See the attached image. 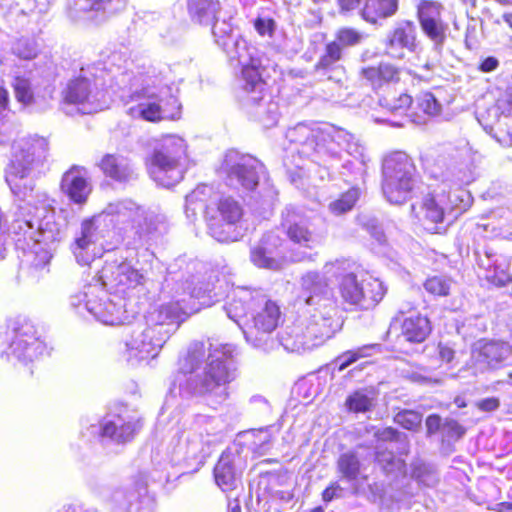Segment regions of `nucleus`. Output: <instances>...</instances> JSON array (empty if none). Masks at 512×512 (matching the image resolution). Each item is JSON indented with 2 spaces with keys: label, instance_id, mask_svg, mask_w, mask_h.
Returning <instances> with one entry per match:
<instances>
[{
  "label": "nucleus",
  "instance_id": "nucleus-1",
  "mask_svg": "<svg viewBox=\"0 0 512 512\" xmlns=\"http://www.w3.org/2000/svg\"><path fill=\"white\" fill-rule=\"evenodd\" d=\"M185 211L195 217L202 212L208 234L220 243H232L241 240L244 227V208L231 195L215 197L206 186H198L185 198Z\"/></svg>",
  "mask_w": 512,
  "mask_h": 512
},
{
  "label": "nucleus",
  "instance_id": "nucleus-2",
  "mask_svg": "<svg viewBox=\"0 0 512 512\" xmlns=\"http://www.w3.org/2000/svg\"><path fill=\"white\" fill-rule=\"evenodd\" d=\"M468 192L451 191L447 188L432 190L410 206L413 221L431 234H443L448 217L463 214L470 206Z\"/></svg>",
  "mask_w": 512,
  "mask_h": 512
},
{
  "label": "nucleus",
  "instance_id": "nucleus-3",
  "mask_svg": "<svg viewBox=\"0 0 512 512\" xmlns=\"http://www.w3.org/2000/svg\"><path fill=\"white\" fill-rule=\"evenodd\" d=\"M48 141L44 137L29 136L13 145L12 159L6 170V181L13 194L25 201L33 192L32 184L22 183L34 164L46 159Z\"/></svg>",
  "mask_w": 512,
  "mask_h": 512
},
{
  "label": "nucleus",
  "instance_id": "nucleus-4",
  "mask_svg": "<svg viewBox=\"0 0 512 512\" xmlns=\"http://www.w3.org/2000/svg\"><path fill=\"white\" fill-rule=\"evenodd\" d=\"M38 332L26 318L9 320L0 331V357L6 361L32 362L36 356Z\"/></svg>",
  "mask_w": 512,
  "mask_h": 512
},
{
  "label": "nucleus",
  "instance_id": "nucleus-5",
  "mask_svg": "<svg viewBox=\"0 0 512 512\" xmlns=\"http://www.w3.org/2000/svg\"><path fill=\"white\" fill-rule=\"evenodd\" d=\"M185 154L186 145L182 138L165 137L161 146L148 159L149 173L153 180L166 188L179 183L184 177L180 162Z\"/></svg>",
  "mask_w": 512,
  "mask_h": 512
},
{
  "label": "nucleus",
  "instance_id": "nucleus-6",
  "mask_svg": "<svg viewBox=\"0 0 512 512\" xmlns=\"http://www.w3.org/2000/svg\"><path fill=\"white\" fill-rule=\"evenodd\" d=\"M337 290L342 304L355 311L373 310L384 299L387 291L378 278L369 276L359 280L353 272L341 277Z\"/></svg>",
  "mask_w": 512,
  "mask_h": 512
},
{
  "label": "nucleus",
  "instance_id": "nucleus-7",
  "mask_svg": "<svg viewBox=\"0 0 512 512\" xmlns=\"http://www.w3.org/2000/svg\"><path fill=\"white\" fill-rule=\"evenodd\" d=\"M311 260V255L304 251L291 249L287 254L285 240L275 231L265 232L250 250L253 265L268 270H279L287 261L296 263Z\"/></svg>",
  "mask_w": 512,
  "mask_h": 512
},
{
  "label": "nucleus",
  "instance_id": "nucleus-8",
  "mask_svg": "<svg viewBox=\"0 0 512 512\" xmlns=\"http://www.w3.org/2000/svg\"><path fill=\"white\" fill-rule=\"evenodd\" d=\"M137 105L129 109L130 114L150 123H159L165 120H178L182 114V104L178 97L169 93L165 97L149 94L146 89L136 91L133 96Z\"/></svg>",
  "mask_w": 512,
  "mask_h": 512
},
{
  "label": "nucleus",
  "instance_id": "nucleus-9",
  "mask_svg": "<svg viewBox=\"0 0 512 512\" xmlns=\"http://www.w3.org/2000/svg\"><path fill=\"white\" fill-rule=\"evenodd\" d=\"M262 166L263 164L253 156L229 151L224 156L221 169L229 187L252 191L259 184L258 170Z\"/></svg>",
  "mask_w": 512,
  "mask_h": 512
},
{
  "label": "nucleus",
  "instance_id": "nucleus-10",
  "mask_svg": "<svg viewBox=\"0 0 512 512\" xmlns=\"http://www.w3.org/2000/svg\"><path fill=\"white\" fill-rule=\"evenodd\" d=\"M444 5L437 0H420L416 18L423 35L436 47H442L448 37V24L443 19Z\"/></svg>",
  "mask_w": 512,
  "mask_h": 512
},
{
  "label": "nucleus",
  "instance_id": "nucleus-11",
  "mask_svg": "<svg viewBox=\"0 0 512 512\" xmlns=\"http://www.w3.org/2000/svg\"><path fill=\"white\" fill-rule=\"evenodd\" d=\"M335 332L330 318L320 317L310 321L305 329L296 327L282 338L283 345L298 350L308 345H319L330 339Z\"/></svg>",
  "mask_w": 512,
  "mask_h": 512
},
{
  "label": "nucleus",
  "instance_id": "nucleus-12",
  "mask_svg": "<svg viewBox=\"0 0 512 512\" xmlns=\"http://www.w3.org/2000/svg\"><path fill=\"white\" fill-rule=\"evenodd\" d=\"M102 284L114 293L126 295L143 284V275L129 262L105 264L101 270Z\"/></svg>",
  "mask_w": 512,
  "mask_h": 512
},
{
  "label": "nucleus",
  "instance_id": "nucleus-13",
  "mask_svg": "<svg viewBox=\"0 0 512 512\" xmlns=\"http://www.w3.org/2000/svg\"><path fill=\"white\" fill-rule=\"evenodd\" d=\"M168 338L167 330L152 328L146 324L145 329L137 334H132L124 341L125 352L129 358L147 360L156 357Z\"/></svg>",
  "mask_w": 512,
  "mask_h": 512
},
{
  "label": "nucleus",
  "instance_id": "nucleus-14",
  "mask_svg": "<svg viewBox=\"0 0 512 512\" xmlns=\"http://www.w3.org/2000/svg\"><path fill=\"white\" fill-rule=\"evenodd\" d=\"M280 228L287 239L303 249L315 246V234L310 228L308 217L295 208H286L281 213Z\"/></svg>",
  "mask_w": 512,
  "mask_h": 512
},
{
  "label": "nucleus",
  "instance_id": "nucleus-15",
  "mask_svg": "<svg viewBox=\"0 0 512 512\" xmlns=\"http://www.w3.org/2000/svg\"><path fill=\"white\" fill-rule=\"evenodd\" d=\"M280 307L275 301L267 299L259 305L252 318L245 324V335L247 339L257 341L270 335L281 322Z\"/></svg>",
  "mask_w": 512,
  "mask_h": 512
},
{
  "label": "nucleus",
  "instance_id": "nucleus-16",
  "mask_svg": "<svg viewBox=\"0 0 512 512\" xmlns=\"http://www.w3.org/2000/svg\"><path fill=\"white\" fill-rule=\"evenodd\" d=\"M510 351L505 341L482 338L471 347V361L474 366L495 370L503 365Z\"/></svg>",
  "mask_w": 512,
  "mask_h": 512
},
{
  "label": "nucleus",
  "instance_id": "nucleus-17",
  "mask_svg": "<svg viewBox=\"0 0 512 512\" xmlns=\"http://www.w3.org/2000/svg\"><path fill=\"white\" fill-rule=\"evenodd\" d=\"M416 309L415 306L407 310L399 309L393 317V323L400 329V335L410 344H421L427 340L432 332L430 319L421 313L407 316V312Z\"/></svg>",
  "mask_w": 512,
  "mask_h": 512
},
{
  "label": "nucleus",
  "instance_id": "nucleus-18",
  "mask_svg": "<svg viewBox=\"0 0 512 512\" xmlns=\"http://www.w3.org/2000/svg\"><path fill=\"white\" fill-rule=\"evenodd\" d=\"M494 107L497 120L492 127L493 137L504 146H512V82L499 88Z\"/></svg>",
  "mask_w": 512,
  "mask_h": 512
},
{
  "label": "nucleus",
  "instance_id": "nucleus-19",
  "mask_svg": "<svg viewBox=\"0 0 512 512\" xmlns=\"http://www.w3.org/2000/svg\"><path fill=\"white\" fill-rule=\"evenodd\" d=\"M232 380L233 375L223 360H211L206 364L197 382L198 391L201 395L227 396L226 389Z\"/></svg>",
  "mask_w": 512,
  "mask_h": 512
},
{
  "label": "nucleus",
  "instance_id": "nucleus-20",
  "mask_svg": "<svg viewBox=\"0 0 512 512\" xmlns=\"http://www.w3.org/2000/svg\"><path fill=\"white\" fill-rule=\"evenodd\" d=\"M60 189L71 202L85 204L92 193L87 169L81 165H72L62 175Z\"/></svg>",
  "mask_w": 512,
  "mask_h": 512
},
{
  "label": "nucleus",
  "instance_id": "nucleus-21",
  "mask_svg": "<svg viewBox=\"0 0 512 512\" xmlns=\"http://www.w3.org/2000/svg\"><path fill=\"white\" fill-rule=\"evenodd\" d=\"M418 178L382 177L381 189L386 200L393 205H404L416 194Z\"/></svg>",
  "mask_w": 512,
  "mask_h": 512
},
{
  "label": "nucleus",
  "instance_id": "nucleus-22",
  "mask_svg": "<svg viewBox=\"0 0 512 512\" xmlns=\"http://www.w3.org/2000/svg\"><path fill=\"white\" fill-rule=\"evenodd\" d=\"M362 80L373 89H380L385 85L395 84L400 81L401 70L396 65L380 61L362 67L359 71Z\"/></svg>",
  "mask_w": 512,
  "mask_h": 512
},
{
  "label": "nucleus",
  "instance_id": "nucleus-23",
  "mask_svg": "<svg viewBox=\"0 0 512 512\" xmlns=\"http://www.w3.org/2000/svg\"><path fill=\"white\" fill-rule=\"evenodd\" d=\"M187 317L188 314L178 301H170L150 311L145 317V322L151 326V329L165 330V326L179 327Z\"/></svg>",
  "mask_w": 512,
  "mask_h": 512
},
{
  "label": "nucleus",
  "instance_id": "nucleus-24",
  "mask_svg": "<svg viewBox=\"0 0 512 512\" xmlns=\"http://www.w3.org/2000/svg\"><path fill=\"white\" fill-rule=\"evenodd\" d=\"M382 177L418 178L417 167L407 154L393 152L383 159Z\"/></svg>",
  "mask_w": 512,
  "mask_h": 512
},
{
  "label": "nucleus",
  "instance_id": "nucleus-25",
  "mask_svg": "<svg viewBox=\"0 0 512 512\" xmlns=\"http://www.w3.org/2000/svg\"><path fill=\"white\" fill-rule=\"evenodd\" d=\"M103 175L115 182L126 183L130 180L132 171L126 160L115 153H106L97 163Z\"/></svg>",
  "mask_w": 512,
  "mask_h": 512
},
{
  "label": "nucleus",
  "instance_id": "nucleus-26",
  "mask_svg": "<svg viewBox=\"0 0 512 512\" xmlns=\"http://www.w3.org/2000/svg\"><path fill=\"white\" fill-rule=\"evenodd\" d=\"M302 289L306 294V303L315 304L318 301L327 299L331 295V288L328 280L319 272L309 271L301 278Z\"/></svg>",
  "mask_w": 512,
  "mask_h": 512
},
{
  "label": "nucleus",
  "instance_id": "nucleus-27",
  "mask_svg": "<svg viewBox=\"0 0 512 512\" xmlns=\"http://www.w3.org/2000/svg\"><path fill=\"white\" fill-rule=\"evenodd\" d=\"M135 433L136 425L132 419L115 415L112 420L107 421L102 426L100 436L117 442H127L133 439Z\"/></svg>",
  "mask_w": 512,
  "mask_h": 512
},
{
  "label": "nucleus",
  "instance_id": "nucleus-28",
  "mask_svg": "<svg viewBox=\"0 0 512 512\" xmlns=\"http://www.w3.org/2000/svg\"><path fill=\"white\" fill-rule=\"evenodd\" d=\"M398 9V0H365L361 10L362 18L369 23L392 16Z\"/></svg>",
  "mask_w": 512,
  "mask_h": 512
},
{
  "label": "nucleus",
  "instance_id": "nucleus-29",
  "mask_svg": "<svg viewBox=\"0 0 512 512\" xmlns=\"http://www.w3.org/2000/svg\"><path fill=\"white\" fill-rule=\"evenodd\" d=\"M97 226L95 217L85 218L81 221L80 233L71 244V251L77 258H82L84 253L96 243Z\"/></svg>",
  "mask_w": 512,
  "mask_h": 512
},
{
  "label": "nucleus",
  "instance_id": "nucleus-30",
  "mask_svg": "<svg viewBox=\"0 0 512 512\" xmlns=\"http://www.w3.org/2000/svg\"><path fill=\"white\" fill-rule=\"evenodd\" d=\"M91 92V81L83 76H77L67 83L62 92V100L66 104H83L89 100Z\"/></svg>",
  "mask_w": 512,
  "mask_h": 512
},
{
  "label": "nucleus",
  "instance_id": "nucleus-31",
  "mask_svg": "<svg viewBox=\"0 0 512 512\" xmlns=\"http://www.w3.org/2000/svg\"><path fill=\"white\" fill-rule=\"evenodd\" d=\"M387 47L390 49L402 48L414 52L417 48L414 24L411 21H406L404 25L393 29L389 34Z\"/></svg>",
  "mask_w": 512,
  "mask_h": 512
},
{
  "label": "nucleus",
  "instance_id": "nucleus-32",
  "mask_svg": "<svg viewBox=\"0 0 512 512\" xmlns=\"http://www.w3.org/2000/svg\"><path fill=\"white\" fill-rule=\"evenodd\" d=\"M261 69L264 67L261 64V60L259 58H250L249 62L242 66L241 70V88L247 92L251 93L256 91L263 90L265 86V80L261 75Z\"/></svg>",
  "mask_w": 512,
  "mask_h": 512
},
{
  "label": "nucleus",
  "instance_id": "nucleus-33",
  "mask_svg": "<svg viewBox=\"0 0 512 512\" xmlns=\"http://www.w3.org/2000/svg\"><path fill=\"white\" fill-rule=\"evenodd\" d=\"M336 468L342 479L355 481L361 474L362 464L356 452L347 451L339 455Z\"/></svg>",
  "mask_w": 512,
  "mask_h": 512
},
{
  "label": "nucleus",
  "instance_id": "nucleus-34",
  "mask_svg": "<svg viewBox=\"0 0 512 512\" xmlns=\"http://www.w3.org/2000/svg\"><path fill=\"white\" fill-rule=\"evenodd\" d=\"M379 105L387 112L392 114L404 115L411 108L413 98L406 92L399 94H387L379 98Z\"/></svg>",
  "mask_w": 512,
  "mask_h": 512
},
{
  "label": "nucleus",
  "instance_id": "nucleus-35",
  "mask_svg": "<svg viewBox=\"0 0 512 512\" xmlns=\"http://www.w3.org/2000/svg\"><path fill=\"white\" fill-rule=\"evenodd\" d=\"M440 112L441 104L433 93L429 91H423L416 96L414 112L416 116L434 117L440 114Z\"/></svg>",
  "mask_w": 512,
  "mask_h": 512
},
{
  "label": "nucleus",
  "instance_id": "nucleus-36",
  "mask_svg": "<svg viewBox=\"0 0 512 512\" xmlns=\"http://www.w3.org/2000/svg\"><path fill=\"white\" fill-rule=\"evenodd\" d=\"M342 55L343 52L338 46V43H334L333 41L328 42L324 47L323 54L315 63V71L326 74L328 71L335 68L336 63L342 59Z\"/></svg>",
  "mask_w": 512,
  "mask_h": 512
},
{
  "label": "nucleus",
  "instance_id": "nucleus-37",
  "mask_svg": "<svg viewBox=\"0 0 512 512\" xmlns=\"http://www.w3.org/2000/svg\"><path fill=\"white\" fill-rule=\"evenodd\" d=\"M359 199V190L355 187L349 188L347 191L341 193L337 199L329 203V210L335 215H342L356 205Z\"/></svg>",
  "mask_w": 512,
  "mask_h": 512
},
{
  "label": "nucleus",
  "instance_id": "nucleus-38",
  "mask_svg": "<svg viewBox=\"0 0 512 512\" xmlns=\"http://www.w3.org/2000/svg\"><path fill=\"white\" fill-rule=\"evenodd\" d=\"M453 280L443 275H433L426 278L423 283L425 290L435 297H447L450 295Z\"/></svg>",
  "mask_w": 512,
  "mask_h": 512
},
{
  "label": "nucleus",
  "instance_id": "nucleus-39",
  "mask_svg": "<svg viewBox=\"0 0 512 512\" xmlns=\"http://www.w3.org/2000/svg\"><path fill=\"white\" fill-rule=\"evenodd\" d=\"M214 477L216 484L223 491H230L234 488L235 472L230 462L218 461L214 467Z\"/></svg>",
  "mask_w": 512,
  "mask_h": 512
},
{
  "label": "nucleus",
  "instance_id": "nucleus-40",
  "mask_svg": "<svg viewBox=\"0 0 512 512\" xmlns=\"http://www.w3.org/2000/svg\"><path fill=\"white\" fill-rule=\"evenodd\" d=\"M205 356V345L202 342L196 343L190 348L187 354L180 360V369L184 374L195 372Z\"/></svg>",
  "mask_w": 512,
  "mask_h": 512
},
{
  "label": "nucleus",
  "instance_id": "nucleus-41",
  "mask_svg": "<svg viewBox=\"0 0 512 512\" xmlns=\"http://www.w3.org/2000/svg\"><path fill=\"white\" fill-rule=\"evenodd\" d=\"M394 423L405 430L417 431L423 421V415L413 409H403L393 417Z\"/></svg>",
  "mask_w": 512,
  "mask_h": 512
},
{
  "label": "nucleus",
  "instance_id": "nucleus-42",
  "mask_svg": "<svg viewBox=\"0 0 512 512\" xmlns=\"http://www.w3.org/2000/svg\"><path fill=\"white\" fill-rule=\"evenodd\" d=\"M365 38V34L353 27H341L335 33L334 43L343 50L345 47H353L359 45Z\"/></svg>",
  "mask_w": 512,
  "mask_h": 512
},
{
  "label": "nucleus",
  "instance_id": "nucleus-43",
  "mask_svg": "<svg viewBox=\"0 0 512 512\" xmlns=\"http://www.w3.org/2000/svg\"><path fill=\"white\" fill-rule=\"evenodd\" d=\"M348 411L353 413H365L372 409V399L361 391H354L345 401Z\"/></svg>",
  "mask_w": 512,
  "mask_h": 512
},
{
  "label": "nucleus",
  "instance_id": "nucleus-44",
  "mask_svg": "<svg viewBox=\"0 0 512 512\" xmlns=\"http://www.w3.org/2000/svg\"><path fill=\"white\" fill-rule=\"evenodd\" d=\"M13 89L18 102L28 105L34 101V95L28 79L21 76L16 77Z\"/></svg>",
  "mask_w": 512,
  "mask_h": 512
},
{
  "label": "nucleus",
  "instance_id": "nucleus-45",
  "mask_svg": "<svg viewBox=\"0 0 512 512\" xmlns=\"http://www.w3.org/2000/svg\"><path fill=\"white\" fill-rule=\"evenodd\" d=\"M113 0H77L78 11L83 13L104 12Z\"/></svg>",
  "mask_w": 512,
  "mask_h": 512
},
{
  "label": "nucleus",
  "instance_id": "nucleus-46",
  "mask_svg": "<svg viewBox=\"0 0 512 512\" xmlns=\"http://www.w3.org/2000/svg\"><path fill=\"white\" fill-rule=\"evenodd\" d=\"M362 357H364V354L362 353L361 348L356 350H347L343 352L336 358V362L338 363V370H345L347 367H349L351 364L355 363Z\"/></svg>",
  "mask_w": 512,
  "mask_h": 512
},
{
  "label": "nucleus",
  "instance_id": "nucleus-47",
  "mask_svg": "<svg viewBox=\"0 0 512 512\" xmlns=\"http://www.w3.org/2000/svg\"><path fill=\"white\" fill-rule=\"evenodd\" d=\"M373 436L377 442L381 443L398 442L401 438V433L396 428L387 426L375 430Z\"/></svg>",
  "mask_w": 512,
  "mask_h": 512
},
{
  "label": "nucleus",
  "instance_id": "nucleus-48",
  "mask_svg": "<svg viewBox=\"0 0 512 512\" xmlns=\"http://www.w3.org/2000/svg\"><path fill=\"white\" fill-rule=\"evenodd\" d=\"M407 378L415 383L419 384H433L437 383L438 380L434 379L430 375V371L426 367L417 366L415 370L410 371L407 374Z\"/></svg>",
  "mask_w": 512,
  "mask_h": 512
},
{
  "label": "nucleus",
  "instance_id": "nucleus-49",
  "mask_svg": "<svg viewBox=\"0 0 512 512\" xmlns=\"http://www.w3.org/2000/svg\"><path fill=\"white\" fill-rule=\"evenodd\" d=\"M106 313L100 314L99 317L103 322L109 325H117L122 322V313L120 309H116L112 301L105 302Z\"/></svg>",
  "mask_w": 512,
  "mask_h": 512
},
{
  "label": "nucleus",
  "instance_id": "nucleus-50",
  "mask_svg": "<svg viewBox=\"0 0 512 512\" xmlns=\"http://www.w3.org/2000/svg\"><path fill=\"white\" fill-rule=\"evenodd\" d=\"M375 460L386 473L391 472L397 462L393 452L389 450L376 452Z\"/></svg>",
  "mask_w": 512,
  "mask_h": 512
},
{
  "label": "nucleus",
  "instance_id": "nucleus-51",
  "mask_svg": "<svg viewBox=\"0 0 512 512\" xmlns=\"http://www.w3.org/2000/svg\"><path fill=\"white\" fill-rule=\"evenodd\" d=\"M254 28L260 36L271 37L275 30V21L272 18L257 17L254 20Z\"/></svg>",
  "mask_w": 512,
  "mask_h": 512
},
{
  "label": "nucleus",
  "instance_id": "nucleus-52",
  "mask_svg": "<svg viewBox=\"0 0 512 512\" xmlns=\"http://www.w3.org/2000/svg\"><path fill=\"white\" fill-rule=\"evenodd\" d=\"M447 437L459 439L465 434V428L454 419H447L443 423Z\"/></svg>",
  "mask_w": 512,
  "mask_h": 512
},
{
  "label": "nucleus",
  "instance_id": "nucleus-53",
  "mask_svg": "<svg viewBox=\"0 0 512 512\" xmlns=\"http://www.w3.org/2000/svg\"><path fill=\"white\" fill-rule=\"evenodd\" d=\"M342 488L337 481H332L329 485L322 491L321 497L325 503H329L333 501L335 498L340 496V492Z\"/></svg>",
  "mask_w": 512,
  "mask_h": 512
},
{
  "label": "nucleus",
  "instance_id": "nucleus-54",
  "mask_svg": "<svg viewBox=\"0 0 512 512\" xmlns=\"http://www.w3.org/2000/svg\"><path fill=\"white\" fill-rule=\"evenodd\" d=\"M512 281L511 275L506 270L494 271L489 277V282L496 287H504Z\"/></svg>",
  "mask_w": 512,
  "mask_h": 512
},
{
  "label": "nucleus",
  "instance_id": "nucleus-55",
  "mask_svg": "<svg viewBox=\"0 0 512 512\" xmlns=\"http://www.w3.org/2000/svg\"><path fill=\"white\" fill-rule=\"evenodd\" d=\"M441 417L438 414H431L426 418L425 424L428 435L436 434L441 428H443Z\"/></svg>",
  "mask_w": 512,
  "mask_h": 512
},
{
  "label": "nucleus",
  "instance_id": "nucleus-56",
  "mask_svg": "<svg viewBox=\"0 0 512 512\" xmlns=\"http://www.w3.org/2000/svg\"><path fill=\"white\" fill-rule=\"evenodd\" d=\"M479 410L484 412H492L500 407V400L497 397H488L476 403Z\"/></svg>",
  "mask_w": 512,
  "mask_h": 512
},
{
  "label": "nucleus",
  "instance_id": "nucleus-57",
  "mask_svg": "<svg viewBox=\"0 0 512 512\" xmlns=\"http://www.w3.org/2000/svg\"><path fill=\"white\" fill-rule=\"evenodd\" d=\"M499 66V61L493 56L484 58L478 65V69L481 72L489 73L496 70Z\"/></svg>",
  "mask_w": 512,
  "mask_h": 512
},
{
  "label": "nucleus",
  "instance_id": "nucleus-58",
  "mask_svg": "<svg viewBox=\"0 0 512 512\" xmlns=\"http://www.w3.org/2000/svg\"><path fill=\"white\" fill-rule=\"evenodd\" d=\"M242 308H243V305H242L241 301H238V300L232 301L228 307L229 317L232 318L235 322H239L244 317V314L239 312V310Z\"/></svg>",
  "mask_w": 512,
  "mask_h": 512
},
{
  "label": "nucleus",
  "instance_id": "nucleus-59",
  "mask_svg": "<svg viewBox=\"0 0 512 512\" xmlns=\"http://www.w3.org/2000/svg\"><path fill=\"white\" fill-rule=\"evenodd\" d=\"M439 357L442 361L450 363L455 357V351L446 344H439Z\"/></svg>",
  "mask_w": 512,
  "mask_h": 512
},
{
  "label": "nucleus",
  "instance_id": "nucleus-60",
  "mask_svg": "<svg viewBox=\"0 0 512 512\" xmlns=\"http://www.w3.org/2000/svg\"><path fill=\"white\" fill-rule=\"evenodd\" d=\"M337 4L341 11L348 12L355 9L360 4V0H337Z\"/></svg>",
  "mask_w": 512,
  "mask_h": 512
},
{
  "label": "nucleus",
  "instance_id": "nucleus-61",
  "mask_svg": "<svg viewBox=\"0 0 512 512\" xmlns=\"http://www.w3.org/2000/svg\"><path fill=\"white\" fill-rule=\"evenodd\" d=\"M9 106V92L0 85V112L6 110Z\"/></svg>",
  "mask_w": 512,
  "mask_h": 512
},
{
  "label": "nucleus",
  "instance_id": "nucleus-62",
  "mask_svg": "<svg viewBox=\"0 0 512 512\" xmlns=\"http://www.w3.org/2000/svg\"><path fill=\"white\" fill-rule=\"evenodd\" d=\"M495 511L497 512H509L512 511V503L510 502H500L496 504Z\"/></svg>",
  "mask_w": 512,
  "mask_h": 512
},
{
  "label": "nucleus",
  "instance_id": "nucleus-63",
  "mask_svg": "<svg viewBox=\"0 0 512 512\" xmlns=\"http://www.w3.org/2000/svg\"><path fill=\"white\" fill-rule=\"evenodd\" d=\"M313 140L316 142V145L319 146V141L326 142L327 138H331L329 134H325L323 132H318L317 134L313 135Z\"/></svg>",
  "mask_w": 512,
  "mask_h": 512
},
{
  "label": "nucleus",
  "instance_id": "nucleus-64",
  "mask_svg": "<svg viewBox=\"0 0 512 512\" xmlns=\"http://www.w3.org/2000/svg\"><path fill=\"white\" fill-rule=\"evenodd\" d=\"M504 22L512 29V12H506L502 15Z\"/></svg>",
  "mask_w": 512,
  "mask_h": 512
}]
</instances>
